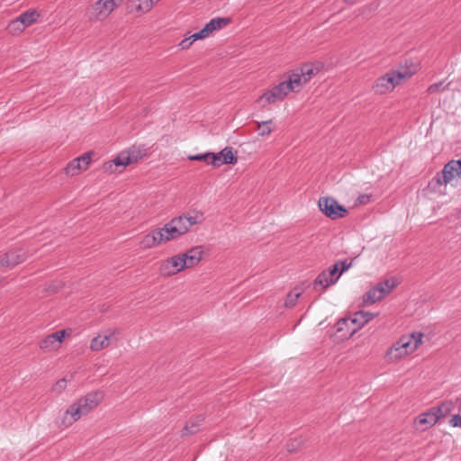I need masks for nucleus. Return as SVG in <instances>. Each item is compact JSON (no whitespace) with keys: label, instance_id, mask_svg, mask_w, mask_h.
Wrapping results in <instances>:
<instances>
[{"label":"nucleus","instance_id":"obj_1","mask_svg":"<svg viewBox=\"0 0 461 461\" xmlns=\"http://www.w3.org/2000/svg\"><path fill=\"white\" fill-rule=\"evenodd\" d=\"M203 221L201 212H186L173 218L163 227L164 233L168 236V241L176 240L189 231L192 226L200 224Z\"/></svg>","mask_w":461,"mask_h":461},{"label":"nucleus","instance_id":"obj_2","mask_svg":"<svg viewBox=\"0 0 461 461\" xmlns=\"http://www.w3.org/2000/svg\"><path fill=\"white\" fill-rule=\"evenodd\" d=\"M103 399L104 393L101 391L91 392L78 399L76 402L71 404L65 412L67 416H69L68 425H71L81 417L88 414L102 402Z\"/></svg>","mask_w":461,"mask_h":461},{"label":"nucleus","instance_id":"obj_3","mask_svg":"<svg viewBox=\"0 0 461 461\" xmlns=\"http://www.w3.org/2000/svg\"><path fill=\"white\" fill-rule=\"evenodd\" d=\"M352 263H348L346 260H339L332 265L328 269L321 271L313 281V288L318 290L321 287V291H325L330 286L335 285L339 279L340 276L349 269Z\"/></svg>","mask_w":461,"mask_h":461},{"label":"nucleus","instance_id":"obj_4","mask_svg":"<svg viewBox=\"0 0 461 461\" xmlns=\"http://www.w3.org/2000/svg\"><path fill=\"white\" fill-rule=\"evenodd\" d=\"M456 179H461V158L447 162L442 171L438 172L429 181L428 187L432 192H438L442 185L446 186Z\"/></svg>","mask_w":461,"mask_h":461},{"label":"nucleus","instance_id":"obj_5","mask_svg":"<svg viewBox=\"0 0 461 461\" xmlns=\"http://www.w3.org/2000/svg\"><path fill=\"white\" fill-rule=\"evenodd\" d=\"M148 156V149L145 146H132L127 150H123L110 162L104 164L105 172L113 173V167H125L128 165L137 163L139 160Z\"/></svg>","mask_w":461,"mask_h":461},{"label":"nucleus","instance_id":"obj_6","mask_svg":"<svg viewBox=\"0 0 461 461\" xmlns=\"http://www.w3.org/2000/svg\"><path fill=\"white\" fill-rule=\"evenodd\" d=\"M123 0H95L86 11L90 22H103L117 8Z\"/></svg>","mask_w":461,"mask_h":461},{"label":"nucleus","instance_id":"obj_7","mask_svg":"<svg viewBox=\"0 0 461 461\" xmlns=\"http://www.w3.org/2000/svg\"><path fill=\"white\" fill-rule=\"evenodd\" d=\"M411 75L409 72L391 71L377 78L373 88L376 94L384 95L392 91L402 79L410 77Z\"/></svg>","mask_w":461,"mask_h":461},{"label":"nucleus","instance_id":"obj_8","mask_svg":"<svg viewBox=\"0 0 461 461\" xmlns=\"http://www.w3.org/2000/svg\"><path fill=\"white\" fill-rule=\"evenodd\" d=\"M375 316H376V313L365 311L357 312L353 317L339 320L335 325L336 331L339 332L344 329V326L353 324L354 327L348 332L349 336H352Z\"/></svg>","mask_w":461,"mask_h":461},{"label":"nucleus","instance_id":"obj_9","mask_svg":"<svg viewBox=\"0 0 461 461\" xmlns=\"http://www.w3.org/2000/svg\"><path fill=\"white\" fill-rule=\"evenodd\" d=\"M320 211L331 220H339L345 218L348 211L338 201L332 197H321L318 201Z\"/></svg>","mask_w":461,"mask_h":461},{"label":"nucleus","instance_id":"obj_10","mask_svg":"<svg viewBox=\"0 0 461 461\" xmlns=\"http://www.w3.org/2000/svg\"><path fill=\"white\" fill-rule=\"evenodd\" d=\"M397 283L394 280H384L378 283L376 285L369 289L363 296V302L366 304H373L382 300L388 294L395 286Z\"/></svg>","mask_w":461,"mask_h":461},{"label":"nucleus","instance_id":"obj_11","mask_svg":"<svg viewBox=\"0 0 461 461\" xmlns=\"http://www.w3.org/2000/svg\"><path fill=\"white\" fill-rule=\"evenodd\" d=\"M189 268L184 255L177 254L162 261L159 267V274L162 276L169 277Z\"/></svg>","mask_w":461,"mask_h":461},{"label":"nucleus","instance_id":"obj_12","mask_svg":"<svg viewBox=\"0 0 461 461\" xmlns=\"http://www.w3.org/2000/svg\"><path fill=\"white\" fill-rule=\"evenodd\" d=\"M120 334L118 329H108L92 339L90 348L92 351H100L106 348L110 344L116 340V336Z\"/></svg>","mask_w":461,"mask_h":461},{"label":"nucleus","instance_id":"obj_13","mask_svg":"<svg viewBox=\"0 0 461 461\" xmlns=\"http://www.w3.org/2000/svg\"><path fill=\"white\" fill-rule=\"evenodd\" d=\"M68 334V333L66 330H61L48 335L41 340L39 347L43 352L58 350L60 348L63 339Z\"/></svg>","mask_w":461,"mask_h":461},{"label":"nucleus","instance_id":"obj_14","mask_svg":"<svg viewBox=\"0 0 461 461\" xmlns=\"http://www.w3.org/2000/svg\"><path fill=\"white\" fill-rule=\"evenodd\" d=\"M290 85L285 81L272 87L270 90L266 91L260 99L267 104H274L277 101H282L290 93Z\"/></svg>","mask_w":461,"mask_h":461},{"label":"nucleus","instance_id":"obj_15","mask_svg":"<svg viewBox=\"0 0 461 461\" xmlns=\"http://www.w3.org/2000/svg\"><path fill=\"white\" fill-rule=\"evenodd\" d=\"M28 255L23 249H15L9 250L0 256V267H14L26 260Z\"/></svg>","mask_w":461,"mask_h":461},{"label":"nucleus","instance_id":"obj_16","mask_svg":"<svg viewBox=\"0 0 461 461\" xmlns=\"http://www.w3.org/2000/svg\"><path fill=\"white\" fill-rule=\"evenodd\" d=\"M167 241L168 236H166L163 228H159L145 235L140 241V245L144 249H151Z\"/></svg>","mask_w":461,"mask_h":461},{"label":"nucleus","instance_id":"obj_17","mask_svg":"<svg viewBox=\"0 0 461 461\" xmlns=\"http://www.w3.org/2000/svg\"><path fill=\"white\" fill-rule=\"evenodd\" d=\"M423 333L421 332H413L411 334H406L402 336L400 340V346L403 347L404 352L411 354L414 352L419 346L422 344Z\"/></svg>","mask_w":461,"mask_h":461},{"label":"nucleus","instance_id":"obj_18","mask_svg":"<svg viewBox=\"0 0 461 461\" xmlns=\"http://www.w3.org/2000/svg\"><path fill=\"white\" fill-rule=\"evenodd\" d=\"M91 162V154L85 153L82 156L74 158L71 160L67 167H65V171L67 175L76 176L80 171L86 170Z\"/></svg>","mask_w":461,"mask_h":461},{"label":"nucleus","instance_id":"obj_19","mask_svg":"<svg viewBox=\"0 0 461 461\" xmlns=\"http://www.w3.org/2000/svg\"><path fill=\"white\" fill-rule=\"evenodd\" d=\"M217 158L214 167H220L221 165H234L238 161L237 152L232 147H225L218 153H214Z\"/></svg>","mask_w":461,"mask_h":461},{"label":"nucleus","instance_id":"obj_20","mask_svg":"<svg viewBox=\"0 0 461 461\" xmlns=\"http://www.w3.org/2000/svg\"><path fill=\"white\" fill-rule=\"evenodd\" d=\"M438 420L439 418L434 411L433 408H430L428 411L420 414L416 418L415 424L418 429L425 430L426 429L434 426Z\"/></svg>","mask_w":461,"mask_h":461},{"label":"nucleus","instance_id":"obj_21","mask_svg":"<svg viewBox=\"0 0 461 461\" xmlns=\"http://www.w3.org/2000/svg\"><path fill=\"white\" fill-rule=\"evenodd\" d=\"M185 259L187 263L188 267H193L196 266L203 258V250L200 246L194 247L187 250L185 253H183Z\"/></svg>","mask_w":461,"mask_h":461},{"label":"nucleus","instance_id":"obj_22","mask_svg":"<svg viewBox=\"0 0 461 461\" xmlns=\"http://www.w3.org/2000/svg\"><path fill=\"white\" fill-rule=\"evenodd\" d=\"M400 340L398 339L396 342L393 344V346L386 352V359L390 362L397 361L402 357L407 356V353L404 352L403 347L400 346Z\"/></svg>","mask_w":461,"mask_h":461},{"label":"nucleus","instance_id":"obj_23","mask_svg":"<svg viewBox=\"0 0 461 461\" xmlns=\"http://www.w3.org/2000/svg\"><path fill=\"white\" fill-rule=\"evenodd\" d=\"M285 82L290 85V92H298L303 85L307 84V82H304V78L301 77L298 69L294 70L289 76L288 80Z\"/></svg>","mask_w":461,"mask_h":461},{"label":"nucleus","instance_id":"obj_24","mask_svg":"<svg viewBox=\"0 0 461 461\" xmlns=\"http://www.w3.org/2000/svg\"><path fill=\"white\" fill-rule=\"evenodd\" d=\"M230 20L229 18H221L217 17L212 19L208 23L203 27L204 32H207L208 35L212 34L213 32L218 31L221 28H224L230 23Z\"/></svg>","mask_w":461,"mask_h":461},{"label":"nucleus","instance_id":"obj_25","mask_svg":"<svg viewBox=\"0 0 461 461\" xmlns=\"http://www.w3.org/2000/svg\"><path fill=\"white\" fill-rule=\"evenodd\" d=\"M204 418L202 415L191 418L185 424L183 429V436L192 435L199 430L201 424Z\"/></svg>","mask_w":461,"mask_h":461},{"label":"nucleus","instance_id":"obj_26","mask_svg":"<svg viewBox=\"0 0 461 461\" xmlns=\"http://www.w3.org/2000/svg\"><path fill=\"white\" fill-rule=\"evenodd\" d=\"M297 69L301 73V77L304 78V82L307 83L320 71L319 66L311 63H305Z\"/></svg>","mask_w":461,"mask_h":461},{"label":"nucleus","instance_id":"obj_27","mask_svg":"<svg viewBox=\"0 0 461 461\" xmlns=\"http://www.w3.org/2000/svg\"><path fill=\"white\" fill-rule=\"evenodd\" d=\"M40 17V14L35 9H30L18 16L20 23L26 27L32 25Z\"/></svg>","mask_w":461,"mask_h":461},{"label":"nucleus","instance_id":"obj_28","mask_svg":"<svg viewBox=\"0 0 461 461\" xmlns=\"http://www.w3.org/2000/svg\"><path fill=\"white\" fill-rule=\"evenodd\" d=\"M187 159L203 161L207 165H212L214 167V164L216 163L215 161L217 160V158L214 156V152H205L196 155H189L187 157Z\"/></svg>","mask_w":461,"mask_h":461},{"label":"nucleus","instance_id":"obj_29","mask_svg":"<svg viewBox=\"0 0 461 461\" xmlns=\"http://www.w3.org/2000/svg\"><path fill=\"white\" fill-rule=\"evenodd\" d=\"M160 0H132V5L139 13H148Z\"/></svg>","mask_w":461,"mask_h":461},{"label":"nucleus","instance_id":"obj_30","mask_svg":"<svg viewBox=\"0 0 461 461\" xmlns=\"http://www.w3.org/2000/svg\"><path fill=\"white\" fill-rule=\"evenodd\" d=\"M455 404L452 401L442 402L439 405L432 407L439 419L445 417L453 411Z\"/></svg>","mask_w":461,"mask_h":461},{"label":"nucleus","instance_id":"obj_31","mask_svg":"<svg viewBox=\"0 0 461 461\" xmlns=\"http://www.w3.org/2000/svg\"><path fill=\"white\" fill-rule=\"evenodd\" d=\"M302 294V292L300 290H298L297 288H294L292 292H290L286 298H285V307H293L296 304L299 297L301 296Z\"/></svg>","mask_w":461,"mask_h":461},{"label":"nucleus","instance_id":"obj_32","mask_svg":"<svg viewBox=\"0 0 461 461\" xmlns=\"http://www.w3.org/2000/svg\"><path fill=\"white\" fill-rule=\"evenodd\" d=\"M303 444V440L301 438H294L287 441L286 449L290 453L296 452L299 450Z\"/></svg>","mask_w":461,"mask_h":461},{"label":"nucleus","instance_id":"obj_33","mask_svg":"<svg viewBox=\"0 0 461 461\" xmlns=\"http://www.w3.org/2000/svg\"><path fill=\"white\" fill-rule=\"evenodd\" d=\"M25 29V26L23 23H20L19 18L11 21L7 26V30L12 34H16L22 32Z\"/></svg>","mask_w":461,"mask_h":461},{"label":"nucleus","instance_id":"obj_34","mask_svg":"<svg viewBox=\"0 0 461 461\" xmlns=\"http://www.w3.org/2000/svg\"><path fill=\"white\" fill-rule=\"evenodd\" d=\"M271 123L272 120L258 122V130L259 131L258 134L262 137L269 135L272 132V129L269 126Z\"/></svg>","mask_w":461,"mask_h":461},{"label":"nucleus","instance_id":"obj_35","mask_svg":"<svg viewBox=\"0 0 461 461\" xmlns=\"http://www.w3.org/2000/svg\"><path fill=\"white\" fill-rule=\"evenodd\" d=\"M448 86H449V83L447 84L446 86H444V81H439V82L430 85L427 89V93L429 95L435 94V93H439V92L444 91Z\"/></svg>","mask_w":461,"mask_h":461},{"label":"nucleus","instance_id":"obj_36","mask_svg":"<svg viewBox=\"0 0 461 461\" xmlns=\"http://www.w3.org/2000/svg\"><path fill=\"white\" fill-rule=\"evenodd\" d=\"M67 387V380L66 378L59 379L53 384L51 387V392L59 394L61 393Z\"/></svg>","mask_w":461,"mask_h":461},{"label":"nucleus","instance_id":"obj_37","mask_svg":"<svg viewBox=\"0 0 461 461\" xmlns=\"http://www.w3.org/2000/svg\"><path fill=\"white\" fill-rule=\"evenodd\" d=\"M209 35L207 34V32H204V29L203 28L201 31H199L198 32H195L194 34H192L189 39H192V41H195L197 40H203V39H205L207 38Z\"/></svg>","mask_w":461,"mask_h":461},{"label":"nucleus","instance_id":"obj_38","mask_svg":"<svg viewBox=\"0 0 461 461\" xmlns=\"http://www.w3.org/2000/svg\"><path fill=\"white\" fill-rule=\"evenodd\" d=\"M449 423L453 427H460L461 428V415L456 414L454 415L451 420H449Z\"/></svg>","mask_w":461,"mask_h":461},{"label":"nucleus","instance_id":"obj_39","mask_svg":"<svg viewBox=\"0 0 461 461\" xmlns=\"http://www.w3.org/2000/svg\"><path fill=\"white\" fill-rule=\"evenodd\" d=\"M193 42L194 41H192V39H189L188 37L181 41L179 46L181 47L182 50H186L192 45Z\"/></svg>","mask_w":461,"mask_h":461},{"label":"nucleus","instance_id":"obj_40","mask_svg":"<svg viewBox=\"0 0 461 461\" xmlns=\"http://www.w3.org/2000/svg\"><path fill=\"white\" fill-rule=\"evenodd\" d=\"M353 327H354V325H353V324H349V325H348V326H344V329H343L341 331H339V333H342V334H341V336H343V337H348V338H349L350 336L348 335V330H350Z\"/></svg>","mask_w":461,"mask_h":461},{"label":"nucleus","instance_id":"obj_41","mask_svg":"<svg viewBox=\"0 0 461 461\" xmlns=\"http://www.w3.org/2000/svg\"><path fill=\"white\" fill-rule=\"evenodd\" d=\"M357 201L359 203H366L369 201V195H360L358 196Z\"/></svg>","mask_w":461,"mask_h":461},{"label":"nucleus","instance_id":"obj_42","mask_svg":"<svg viewBox=\"0 0 461 461\" xmlns=\"http://www.w3.org/2000/svg\"><path fill=\"white\" fill-rule=\"evenodd\" d=\"M345 3L348 4V5H353L355 3H357V0H344Z\"/></svg>","mask_w":461,"mask_h":461},{"label":"nucleus","instance_id":"obj_43","mask_svg":"<svg viewBox=\"0 0 461 461\" xmlns=\"http://www.w3.org/2000/svg\"><path fill=\"white\" fill-rule=\"evenodd\" d=\"M325 279L329 282V276L325 275Z\"/></svg>","mask_w":461,"mask_h":461}]
</instances>
